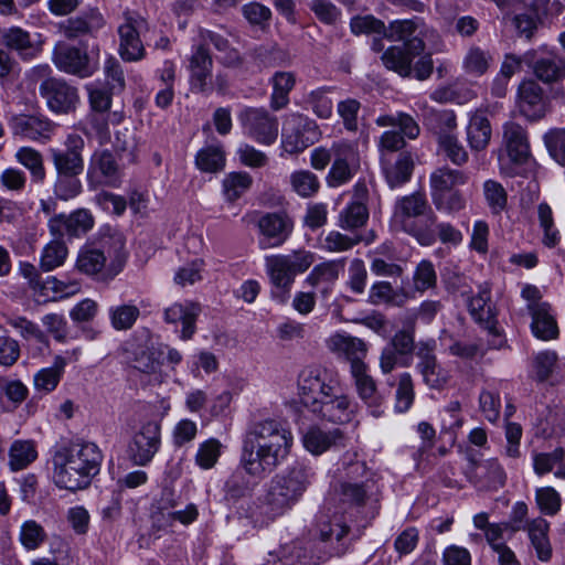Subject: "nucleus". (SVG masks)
<instances>
[{
	"instance_id": "1",
	"label": "nucleus",
	"mask_w": 565,
	"mask_h": 565,
	"mask_svg": "<svg viewBox=\"0 0 565 565\" xmlns=\"http://www.w3.org/2000/svg\"><path fill=\"white\" fill-rule=\"evenodd\" d=\"M300 403L318 417L335 424L352 419L354 406L342 392L337 371L322 365H307L298 374Z\"/></svg>"
},
{
	"instance_id": "2",
	"label": "nucleus",
	"mask_w": 565,
	"mask_h": 565,
	"mask_svg": "<svg viewBox=\"0 0 565 565\" xmlns=\"http://www.w3.org/2000/svg\"><path fill=\"white\" fill-rule=\"evenodd\" d=\"M292 435L280 423L264 419L255 423L243 439L239 466L255 478H264L288 456Z\"/></svg>"
},
{
	"instance_id": "3",
	"label": "nucleus",
	"mask_w": 565,
	"mask_h": 565,
	"mask_svg": "<svg viewBox=\"0 0 565 565\" xmlns=\"http://www.w3.org/2000/svg\"><path fill=\"white\" fill-rule=\"evenodd\" d=\"M103 454L94 443L76 439L57 444L52 452V480L61 489L87 488L98 475Z\"/></svg>"
},
{
	"instance_id": "4",
	"label": "nucleus",
	"mask_w": 565,
	"mask_h": 565,
	"mask_svg": "<svg viewBox=\"0 0 565 565\" xmlns=\"http://www.w3.org/2000/svg\"><path fill=\"white\" fill-rule=\"evenodd\" d=\"M315 260L316 255L307 249L266 256L265 269L271 286V299L280 305L286 303L296 276L307 271Z\"/></svg>"
},
{
	"instance_id": "5",
	"label": "nucleus",
	"mask_w": 565,
	"mask_h": 565,
	"mask_svg": "<svg viewBox=\"0 0 565 565\" xmlns=\"http://www.w3.org/2000/svg\"><path fill=\"white\" fill-rule=\"evenodd\" d=\"M435 223L436 215L424 194L414 193L397 201L393 226L414 236L420 245L429 246L435 242Z\"/></svg>"
},
{
	"instance_id": "6",
	"label": "nucleus",
	"mask_w": 565,
	"mask_h": 565,
	"mask_svg": "<svg viewBox=\"0 0 565 565\" xmlns=\"http://www.w3.org/2000/svg\"><path fill=\"white\" fill-rule=\"evenodd\" d=\"M53 62L60 71L86 78L99 67V49L94 46L87 52L86 49L57 43L53 51Z\"/></svg>"
},
{
	"instance_id": "7",
	"label": "nucleus",
	"mask_w": 565,
	"mask_h": 565,
	"mask_svg": "<svg viewBox=\"0 0 565 565\" xmlns=\"http://www.w3.org/2000/svg\"><path fill=\"white\" fill-rule=\"evenodd\" d=\"M237 119L243 129V134L254 141L270 146L279 132V122L276 116L270 115L264 108L246 107L242 109Z\"/></svg>"
},
{
	"instance_id": "8",
	"label": "nucleus",
	"mask_w": 565,
	"mask_h": 565,
	"mask_svg": "<svg viewBox=\"0 0 565 565\" xmlns=\"http://www.w3.org/2000/svg\"><path fill=\"white\" fill-rule=\"evenodd\" d=\"M416 349L414 332L398 330L383 347L379 356V367L383 375L391 374L396 367H408Z\"/></svg>"
},
{
	"instance_id": "9",
	"label": "nucleus",
	"mask_w": 565,
	"mask_h": 565,
	"mask_svg": "<svg viewBox=\"0 0 565 565\" xmlns=\"http://www.w3.org/2000/svg\"><path fill=\"white\" fill-rule=\"evenodd\" d=\"M524 58L534 76L545 84H552L565 77V57L547 45L526 51Z\"/></svg>"
},
{
	"instance_id": "10",
	"label": "nucleus",
	"mask_w": 565,
	"mask_h": 565,
	"mask_svg": "<svg viewBox=\"0 0 565 565\" xmlns=\"http://www.w3.org/2000/svg\"><path fill=\"white\" fill-rule=\"evenodd\" d=\"M349 531V526L341 518L335 516L330 521H321L318 526V559L328 562L332 557L345 554L350 545Z\"/></svg>"
},
{
	"instance_id": "11",
	"label": "nucleus",
	"mask_w": 565,
	"mask_h": 565,
	"mask_svg": "<svg viewBox=\"0 0 565 565\" xmlns=\"http://www.w3.org/2000/svg\"><path fill=\"white\" fill-rule=\"evenodd\" d=\"M435 350L436 341L434 339L419 341L416 344V356L418 359L416 371L428 387L441 390L447 385L450 375L438 362Z\"/></svg>"
},
{
	"instance_id": "12",
	"label": "nucleus",
	"mask_w": 565,
	"mask_h": 565,
	"mask_svg": "<svg viewBox=\"0 0 565 565\" xmlns=\"http://www.w3.org/2000/svg\"><path fill=\"white\" fill-rule=\"evenodd\" d=\"M160 445V424L156 420L143 423L129 444V458L135 466H147L158 452Z\"/></svg>"
},
{
	"instance_id": "13",
	"label": "nucleus",
	"mask_w": 565,
	"mask_h": 565,
	"mask_svg": "<svg viewBox=\"0 0 565 565\" xmlns=\"http://www.w3.org/2000/svg\"><path fill=\"white\" fill-rule=\"evenodd\" d=\"M122 19L118 26L120 56L129 62L139 61L145 53L140 34L147 28V22L139 14L129 11L124 13Z\"/></svg>"
},
{
	"instance_id": "14",
	"label": "nucleus",
	"mask_w": 565,
	"mask_h": 565,
	"mask_svg": "<svg viewBox=\"0 0 565 565\" xmlns=\"http://www.w3.org/2000/svg\"><path fill=\"white\" fill-rule=\"evenodd\" d=\"M301 499L277 475L270 480L266 493L260 499V512L269 519L284 515Z\"/></svg>"
},
{
	"instance_id": "15",
	"label": "nucleus",
	"mask_w": 565,
	"mask_h": 565,
	"mask_svg": "<svg viewBox=\"0 0 565 565\" xmlns=\"http://www.w3.org/2000/svg\"><path fill=\"white\" fill-rule=\"evenodd\" d=\"M359 398L374 417L384 413L386 396L377 388L367 364H355L350 373Z\"/></svg>"
},
{
	"instance_id": "16",
	"label": "nucleus",
	"mask_w": 565,
	"mask_h": 565,
	"mask_svg": "<svg viewBox=\"0 0 565 565\" xmlns=\"http://www.w3.org/2000/svg\"><path fill=\"white\" fill-rule=\"evenodd\" d=\"M294 223L289 216L281 213H267L258 221L260 236L258 245L262 249L281 246L289 237Z\"/></svg>"
},
{
	"instance_id": "17",
	"label": "nucleus",
	"mask_w": 565,
	"mask_h": 565,
	"mask_svg": "<svg viewBox=\"0 0 565 565\" xmlns=\"http://www.w3.org/2000/svg\"><path fill=\"white\" fill-rule=\"evenodd\" d=\"M64 146L65 149L50 150L57 174H81L84 170V139L79 135L71 134L66 137Z\"/></svg>"
},
{
	"instance_id": "18",
	"label": "nucleus",
	"mask_w": 565,
	"mask_h": 565,
	"mask_svg": "<svg viewBox=\"0 0 565 565\" xmlns=\"http://www.w3.org/2000/svg\"><path fill=\"white\" fill-rule=\"evenodd\" d=\"M425 51V42L422 39H414L407 46L393 45L385 50L381 56L383 65L403 77L413 73V61Z\"/></svg>"
},
{
	"instance_id": "19",
	"label": "nucleus",
	"mask_w": 565,
	"mask_h": 565,
	"mask_svg": "<svg viewBox=\"0 0 565 565\" xmlns=\"http://www.w3.org/2000/svg\"><path fill=\"white\" fill-rule=\"evenodd\" d=\"M39 92L49 109L55 114H68L78 103L76 88L62 79H47L41 83Z\"/></svg>"
},
{
	"instance_id": "20",
	"label": "nucleus",
	"mask_w": 565,
	"mask_h": 565,
	"mask_svg": "<svg viewBox=\"0 0 565 565\" xmlns=\"http://www.w3.org/2000/svg\"><path fill=\"white\" fill-rule=\"evenodd\" d=\"M14 136L32 141L45 142L53 136L56 125L42 115L20 114L9 121Z\"/></svg>"
},
{
	"instance_id": "21",
	"label": "nucleus",
	"mask_w": 565,
	"mask_h": 565,
	"mask_svg": "<svg viewBox=\"0 0 565 565\" xmlns=\"http://www.w3.org/2000/svg\"><path fill=\"white\" fill-rule=\"evenodd\" d=\"M383 36L390 41L403 42L404 46H407V43L414 39L435 41L439 38L435 29L428 26L418 18L392 21L387 26L385 25Z\"/></svg>"
},
{
	"instance_id": "22",
	"label": "nucleus",
	"mask_w": 565,
	"mask_h": 565,
	"mask_svg": "<svg viewBox=\"0 0 565 565\" xmlns=\"http://www.w3.org/2000/svg\"><path fill=\"white\" fill-rule=\"evenodd\" d=\"M49 230L53 236H81L94 226V217L88 210L79 209L66 214H57L49 220Z\"/></svg>"
},
{
	"instance_id": "23",
	"label": "nucleus",
	"mask_w": 565,
	"mask_h": 565,
	"mask_svg": "<svg viewBox=\"0 0 565 565\" xmlns=\"http://www.w3.org/2000/svg\"><path fill=\"white\" fill-rule=\"evenodd\" d=\"M381 169L391 189L407 183L415 168L414 156L411 151H399L398 154H388L380 159Z\"/></svg>"
},
{
	"instance_id": "24",
	"label": "nucleus",
	"mask_w": 565,
	"mask_h": 565,
	"mask_svg": "<svg viewBox=\"0 0 565 565\" xmlns=\"http://www.w3.org/2000/svg\"><path fill=\"white\" fill-rule=\"evenodd\" d=\"M212 66L209 51L202 45H195L189 64L192 92L206 95L212 92Z\"/></svg>"
},
{
	"instance_id": "25",
	"label": "nucleus",
	"mask_w": 565,
	"mask_h": 565,
	"mask_svg": "<svg viewBox=\"0 0 565 565\" xmlns=\"http://www.w3.org/2000/svg\"><path fill=\"white\" fill-rule=\"evenodd\" d=\"M326 345L333 354L350 362V373L355 364H366L363 360L366 356L367 347L363 340L356 337L345 332H335L327 339Z\"/></svg>"
},
{
	"instance_id": "26",
	"label": "nucleus",
	"mask_w": 565,
	"mask_h": 565,
	"mask_svg": "<svg viewBox=\"0 0 565 565\" xmlns=\"http://www.w3.org/2000/svg\"><path fill=\"white\" fill-rule=\"evenodd\" d=\"M516 105L520 113L527 119L542 118L546 110L543 88L533 79L521 82L518 88Z\"/></svg>"
},
{
	"instance_id": "27",
	"label": "nucleus",
	"mask_w": 565,
	"mask_h": 565,
	"mask_svg": "<svg viewBox=\"0 0 565 565\" xmlns=\"http://www.w3.org/2000/svg\"><path fill=\"white\" fill-rule=\"evenodd\" d=\"M503 145L513 164H524L531 157L527 132L516 122L509 121L503 125Z\"/></svg>"
},
{
	"instance_id": "28",
	"label": "nucleus",
	"mask_w": 565,
	"mask_h": 565,
	"mask_svg": "<svg viewBox=\"0 0 565 565\" xmlns=\"http://www.w3.org/2000/svg\"><path fill=\"white\" fill-rule=\"evenodd\" d=\"M201 312L199 303L192 301L175 302L164 311V319L169 323H181V339L189 340L195 332V321Z\"/></svg>"
},
{
	"instance_id": "29",
	"label": "nucleus",
	"mask_w": 565,
	"mask_h": 565,
	"mask_svg": "<svg viewBox=\"0 0 565 565\" xmlns=\"http://www.w3.org/2000/svg\"><path fill=\"white\" fill-rule=\"evenodd\" d=\"M104 18L97 9H90L82 14L67 19L62 25V32L67 39H77L93 34L104 26Z\"/></svg>"
},
{
	"instance_id": "30",
	"label": "nucleus",
	"mask_w": 565,
	"mask_h": 565,
	"mask_svg": "<svg viewBox=\"0 0 565 565\" xmlns=\"http://www.w3.org/2000/svg\"><path fill=\"white\" fill-rule=\"evenodd\" d=\"M343 265L337 260H328L312 268L305 282L327 297L339 278Z\"/></svg>"
},
{
	"instance_id": "31",
	"label": "nucleus",
	"mask_w": 565,
	"mask_h": 565,
	"mask_svg": "<svg viewBox=\"0 0 565 565\" xmlns=\"http://www.w3.org/2000/svg\"><path fill=\"white\" fill-rule=\"evenodd\" d=\"M342 440L343 436L339 429L323 430L317 426L310 427L302 436L305 448L312 455H321L342 444Z\"/></svg>"
},
{
	"instance_id": "32",
	"label": "nucleus",
	"mask_w": 565,
	"mask_h": 565,
	"mask_svg": "<svg viewBox=\"0 0 565 565\" xmlns=\"http://www.w3.org/2000/svg\"><path fill=\"white\" fill-rule=\"evenodd\" d=\"M1 41L4 46L15 51L22 58H32L41 47L33 42L30 33L19 26H12L2 32Z\"/></svg>"
},
{
	"instance_id": "33",
	"label": "nucleus",
	"mask_w": 565,
	"mask_h": 565,
	"mask_svg": "<svg viewBox=\"0 0 565 565\" xmlns=\"http://www.w3.org/2000/svg\"><path fill=\"white\" fill-rule=\"evenodd\" d=\"M532 317L531 330L535 338L548 341L558 337V327L551 306H535L530 312Z\"/></svg>"
},
{
	"instance_id": "34",
	"label": "nucleus",
	"mask_w": 565,
	"mask_h": 565,
	"mask_svg": "<svg viewBox=\"0 0 565 565\" xmlns=\"http://www.w3.org/2000/svg\"><path fill=\"white\" fill-rule=\"evenodd\" d=\"M467 142L471 150H484L491 139L492 130L489 119L482 113L471 115L466 128Z\"/></svg>"
},
{
	"instance_id": "35",
	"label": "nucleus",
	"mask_w": 565,
	"mask_h": 565,
	"mask_svg": "<svg viewBox=\"0 0 565 565\" xmlns=\"http://www.w3.org/2000/svg\"><path fill=\"white\" fill-rule=\"evenodd\" d=\"M550 529L548 522L543 518H536L530 521L525 529L529 534L532 546L534 547L537 558L546 563L552 556V546L547 536Z\"/></svg>"
},
{
	"instance_id": "36",
	"label": "nucleus",
	"mask_w": 565,
	"mask_h": 565,
	"mask_svg": "<svg viewBox=\"0 0 565 565\" xmlns=\"http://www.w3.org/2000/svg\"><path fill=\"white\" fill-rule=\"evenodd\" d=\"M475 477L476 483L493 490L503 487L507 480V473L495 458H490L476 465Z\"/></svg>"
},
{
	"instance_id": "37",
	"label": "nucleus",
	"mask_w": 565,
	"mask_h": 565,
	"mask_svg": "<svg viewBox=\"0 0 565 565\" xmlns=\"http://www.w3.org/2000/svg\"><path fill=\"white\" fill-rule=\"evenodd\" d=\"M316 125L313 122H307L302 128L299 126L294 129H287L282 134L281 149L288 154H296L302 152L306 148L315 142V138L308 136V134L316 135Z\"/></svg>"
},
{
	"instance_id": "38",
	"label": "nucleus",
	"mask_w": 565,
	"mask_h": 565,
	"mask_svg": "<svg viewBox=\"0 0 565 565\" xmlns=\"http://www.w3.org/2000/svg\"><path fill=\"white\" fill-rule=\"evenodd\" d=\"M533 469L537 476L553 472L555 478L565 479V452L562 448L552 452H540L533 456Z\"/></svg>"
},
{
	"instance_id": "39",
	"label": "nucleus",
	"mask_w": 565,
	"mask_h": 565,
	"mask_svg": "<svg viewBox=\"0 0 565 565\" xmlns=\"http://www.w3.org/2000/svg\"><path fill=\"white\" fill-rule=\"evenodd\" d=\"M431 194L455 190L468 182V175L461 170L441 167L436 169L429 178Z\"/></svg>"
},
{
	"instance_id": "40",
	"label": "nucleus",
	"mask_w": 565,
	"mask_h": 565,
	"mask_svg": "<svg viewBox=\"0 0 565 565\" xmlns=\"http://www.w3.org/2000/svg\"><path fill=\"white\" fill-rule=\"evenodd\" d=\"M273 92L270 95V107L279 110L289 103V93L296 85V75L292 72H276L270 78Z\"/></svg>"
},
{
	"instance_id": "41",
	"label": "nucleus",
	"mask_w": 565,
	"mask_h": 565,
	"mask_svg": "<svg viewBox=\"0 0 565 565\" xmlns=\"http://www.w3.org/2000/svg\"><path fill=\"white\" fill-rule=\"evenodd\" d=\"M492 63L493 56L490 51L471 45L462 58V70L468 76L481 77L489 71Z\"/></svg>"
},
{
	"instance_id": "42",
	"label": "nucleus",
	"mask_w": 565,
	"mask_h": 565,
	"mask_svg": "<svg viewBox=\"0 0 565 565\" xmlns=\"http://www.w3.org/2000/svg\"><path fill=\"white\" fill-rule=\"evenodd\" d=\"M277 476L284 478L288 488L301 499L313 481L315 471L311 467L297 462Z\"/></svg>"
},
{
	"instance_id": "43",
	"label": "nucleus",
	"mask_w": 565,
	"mask_h": 565,
	"mask_svg": "<svg viewBox=\"0 0 565 565\" xmlns=\"http://www.w3.org/2000/svg\"><path fill=\"white\" fill-rule=\"evenodd\" d=\"M65 366L66 360L63 356L57 355L55 356L52 366L38 371L33 377L35 391L42 394H47L54 391L62 379Z\"/></svg>"
},
{
	"instance_id": "44",
	"label": "nucleus",
	"mask_w": 565,
	"mask_h": 565,
	"mask_svg": "<svg viewBox=\"0 0 565 565\" xmlns=\"http://www.w3.org/2000/svg\"><path fill=\"white\" fill-rule=\"evenodd\" d=\"M68 256L66 244L60 239H52L41 250L40 269L44 273L52 271L64 265Z\"/></svg>"
},
{
	"instance_id": "45",
	"label": "nucleus",
	"mask_w": 565,
	"mask_h": 565,
	"mask_svg": "<svg viewBox=\"0 0 565 565\" xmlns=\"http://www.w3.org/2000/svg\"><path fill=\"white\" fill-rule=\"evenodd\" d=\"M15 160L29 170L34 183H42L46 172L42 153L32 147H21L14 154Z\"/></svg>"
},
{
	"instance_id": "46",
	"label": "nucleus",
	"mask_w": 565,
	"mask_h": 565,
	"mask_svg": "<svg viewBox=\"0 0 565 565\" xmlns=\"http://www.w3.org/2000/svg\"><path fill=\"white\" fill-rule=\"evenodd\" d=\"M253 184L248 172L234 171L225 174L222 181V193L227 202H235L246 193Z\"/></svg>"
},
{
	"instance_id": "47",
	"label": "nucleus",
	"mask_w": 565,
	"mask_h": 565,
	"mask_svg": "<svg viewBox=\"0 0 565 565\" xmlns=\"http://www.w3.org/2000/svg\"><path fill=\"white\" fill-rule=\"evenodd\" d=\"M563 371V364L555 351H542L534 356L533 372L537 381H546L554 374L562 376Z\"/></svg>"
},
{
	"instance_id": "48",
	"label": "nucleus",
	"mask_w": 565,
	"mask_h": 565,
	"mask_svg": "<svg viewBox=\"0 0 565 565\" xmlns=\"http://www.w3.org/2000/svg\"><path fill=\"white\" fill-rule=\"evenodd\" d=\"M469 311L473 319L487 327L491 326L494 319V311L490 303V288L488 285L480 286L478 294L469 301Z\"/></svg>"
},
{
	"instance_id": "49",
	"label": "nucleus",
	"mask_w": 565,
	"mask_h": 565,
	"mask_svg": "<svg viewBox=\"0 0 565 565\" xmlns=\"http://www.w3.org/2000/svg\"><path fill=\"white\" fill-rule=\"evenodd\" d=\"M375 124L379 127H398V132L408 139H416L420 131L415 119L406 113L381 115L376 118Z\"/></svg>"
},
{
	"instance_id": "50",
	"label": "nucleus",
	"mask_w": 565,
	"mask_h": 565,
	"mask_svg": "<svg viewBox=\"0 0 565 565\" xmlns=\"http://www.w3.org/2000/svg\"><path fill=\"white\" fill-rule=\"evenodd\" d=\"M106 263L105 250L92 245L83 246L77 255L76 268L86 275H96L103 270Z\"/></svg>"
},
{
	"instance_id": "51",
	"label": "nucleus",
	"mask_w": 565,
	"mask_h": 565,
	"mask_svg": "<svg viewBox=\"0 0 565 565\" xmlns=\"http://www.w3.org/2000/svg\"><path fill=\"white\" fill-rule=\"evenodd\" d=\"M38 458L35 444L31 440H15L9 450V465L13 471L25 469Z\"/></svg>"
},
{
	"instance_id": "52",
	"label": "nucleus",
	"mask_w": 565,
	"mask_h": 565,
	"mask_svg": "<svg viewBox=\"0 0 565 565\" xmlns=\"http://www.w3.org/2000/svg\"><path fill=\"white\" fill-rule=\"evenodd\" d=\"M226 158L222 146H207L195 156L196 168L206 173H215L225 168Z\"/></svg>"
},
{
	"instance_id": "53",
	"label": "nucleus",
	"mask_w": 565,
	"mask_h": 565,
	"mask_svg": "<svg viewBox=\"0 0 565 565\" xmlns=\"http://www.w3.org/2000/svg\"><path fill=\"white\" fill-rule=\"evenodd\" d=\"M209 44H212L217 51L226 53L224 57L226 65H236L239 63V54L236 50L230 47L227 39L210 30L201 29L195 45H202L205 49Z\"/></svg>"
},
{
	"instance_id": "54",
	"label": "nucleus",
	"mask_w": 565,
	"mask_h": 565,
	"mask_svg": "<svg viewBox=\"0 0 565 565\" xmlns=\"http://www.w3.org/2000/svg\"><path fill=\"white\" fill-rule=\"evenodd\" d=\"M291 190L300 198L313 196L320 189L318 177L309 170H296L289 175Z\"/></svg>"
},
{
	"instance_id": "55",
	"label": "nucleus",
	"mask_w": 565,
	"mask_h": 565,
	"mask_svg": "<svg viewBox=\"0 0 565 565\" xmlns=\"http://www.w3.org/2000/svg\"><path fill=\"white\" fill-rule=\"evenodd\" d=\"M395 411L407 412L415 398L414 382L409 372H402L396 376Z\"/></svg>"
},
{
	"instance_id": "56",
	"label": "nucleus",
	"mask_w": 565,
	"mask_h": 565,
	"mask_svg": "<svg viewBox=\"0 0 565 565\" xmlns=\"http://www.w3.org/2000/svg\"><path fill=\"white\" fill-rule=\"evenodd\" d=\"M483 198L492 214L502 213L508 204V193L504 186L492 179L486 180L482 184Z\"/></svg>"
},
{
	"instance_id": "57",
	"label": "nucleus",
	"mask_w": 565,
	"mask_h": 565,
	"mask_svg": "<svg viewBox=\"0 0 565 565\" xmlns=\"http://www.w3.org/2000/svg\"><path fill=\"white\" fill-rule=\"evenodd\" d=\"M329 92L328 87H319L303 96L306 106L322 119L330 118L333 110L332 100L328 96Z\"/></svg>"
},
{
	"instance_id": "58",
	"label": "nucleus",
	"mask_w": 565,
	"mask_h": 565,
	"mask_svg": "<svg viewBox=\"0 0 565 565\" xmlns=\"http://www.w3.org/2000/svg\"><path fill=\"white\" fill-rule=\"evenodd\" d=\"M111 327L117 331L129 330L137 321L140 310L137 306L122 303L108 310Z\"/></svg>"
},
{
	"instance_id": "59",
	"label": "nucleus",
	"mask_w": 565,
	"mask_h": 565,
	"mask_svg": "<svg viewBox=\"0 0 565 565\" xmlns=\"http://www.w3.org/2000/svg\"><path fill=\"white\" fill-rule=\"evenodd\" d=\"M438 151L455 166H463L468 161V152L458 139V135H443L438 141Z\"/></svg>"
},
{
	"instance_id": "60",
	"label": "nucleus",
	"mask_w": 565,
	"mask_h": 565,
	"mask_svg": "<svg viewBox=\"0 0 565 565\" xmlns=\"http://www.w3.org/2000/svg\"><path fill=\"white\" fill-rule=\"evenodd\" d=\"M427 119L437 141L443 135H457V117L454 110H431Z\"/></svg>"
},
{
	"instance_id": "61",
	"label": "nucleus",
	"mask_w": 565,
	"mask_h": 565,
	"mask_svg": "<svg viewBox=\"0 0 565 565\" xmlns=\"http://www.w3.org/2000/svg\"><path fill=\"white\" fill-rule=\"evenodd\" d=\"M7 323L13 328L24 340L33 341L39 344L47 345L45 333L33 321L21 316H12L7 319Z\"/></svg>"
},
{
	"instance_id": "62",
	"label": "nucleus",
	"mask_w": 565,
	"mask_h": 565,
	"mask_svg": "<svg viewBox=\"0 0 565 565\" xmlns=\"http://www.w3.org/2000/svg\"><path fill=\"white\" fill-rule=\"evenodd\" d=\"M369 218V211L361 202L348 204L339 214V226L343 230L362 227Z\"/></svg>"
},
{
	"instance_id": "63",
	"label": "nucleus",
	"mask_w": 565,
	"mask_h": 565,
	"mask_svg": "<svg viewBox=\"0 0 565 565\" xmlns=\"http://www.w3.org/2000/svg\"><path fill=\"white\" fill-rule=\"evenodd\" d=\"M223 445L216 438L201 443L195 454V463L203 470L213 468L222 454Z\"/></svg>"
},
{
	"instance_id": "64",
	"label": "nucleus",
	"mask_w": 565,
	"mask_h": 565,
	"mask_svg": "<svg viewBox=\"0 0 565 565\" xmlns=\"http://www.w3.org/2000/svg\"><path fill=\"white\" fill-rule=\"evenodd\" d=\"M543 141L555 162L565 167V127L548 129L543 136Z\"/></svg>"
}]
</instances>
